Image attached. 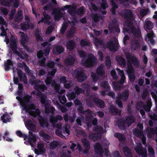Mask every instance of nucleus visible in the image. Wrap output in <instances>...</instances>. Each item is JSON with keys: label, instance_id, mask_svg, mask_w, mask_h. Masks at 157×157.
<instances>
[{"label": "nucleus", "instance_id": "nucleus-1", "mask_svg": "<svg viewBox=\"0 0 157 157\" xmlns=\"http://www.w3.org/2000/svg\"><path fill=\"white\" fill-rule=\"evenodd\" d=\"M125 55L127 60V69L126 71L131 81L133 82L135 77L134 69L131 63L135 67H137L140 65V62L136 57L132 56L129 53H126Z\"/></svg>", "mask_w": 157, "mask_h": 157}, {"label": "nucleus", "instance_id": "nucleus-2", "mask_svg": "<svg viewBox=\"0 0 157 157\" xmlns=\"http://www.w3.org/2000/svg\"><path fill=\"white\" fill-rule=\"evenodd\" d=\"M125 55L127 60V69L126 71L131 81L133 82L135 77L134 69L131 63L135 67H137L140 65V62L136 57L132 56L129 53H126Z\"/></svg>", "mask_w": 157, "mask_h": 157}, {"label": "nucleus", "instance_id": "nucleus-3", "mask_svg": "<svg viewBox=\"0 0 157 157\" xmlns=\"http://www.w3.org/2000/svg\"><path fill=\"white\" fill-rule=\"evenodd\" d=\"M31 98V97L29 96L26 95L24 99L20 101L21 104L29 114L33 117L39 116L40 113L39 110L38 109H35V106L33 104H32L29 106L27 105Z\"/></svg>", "mask_w": 157, "mask_h": 157}, {"label": "nucleus", "instance_id": "nucleus-4", "mask_svg": "<svg viewBox=\"0 0 157 157\" xmlns=\"http://www.w3.org/2000/svg\"><path fill=\"white\" fill-rule=\"evenodd\" d=\"M63 8H62L56 12L54 17V19L56 21H58L60 17H63V15L65 13L64 11L65 9H68V12L72 16L74 15L76 12V10L74 6L71 5H66Z\"/></svg>", "mask_w": 157, "mask_h": 157}, {"label": "nucleus", "instance_id": "nucleus-5", "mask_svg": "<svg viewBox=\"0 0 157 157\" xmlns=\"http://www.w3.org/2000/svg\"><path fill=\"white\" fill-rule=\"evenodd\" d=\"M10 47L13 51L21 58L27 60L28 59V56L27 54L24 53L21 49L19 50L20 52L17 51V47L16 44V40L15 39H12L10 41Z\"/></svg>", "mask_w": 157, "mask_h": 157}, {"label": "nucleus", "instance_id": "nucleus-6", "mask_svg": "<svg viewBox=\"0 0 157 157\" xmlns=\"http://www.w3.org/2000/svg\"><path fill=\"white\" fill-rule=\"evenodd\" d=\"M97 59L92 54H90L88 56L86 60L83 59L81 61L82 63L84 66L87 67H91L97 63Z\"/></svg>", "mask_w": 157, "mask_h": 157}, {"label": "nucleus", "instance_id": "nucleus-7", "mask_svg": "<svg viewBox=\"0 0 157 157\" xmlns=\"http://www.w3.org/2000/svg\"><path fill=\"white\" fill-rule=\"evenodd\" d=\"M40 101L45 107V112L47 113L49 111L51 113L54 112V108L53 107L49 106L48 105V104H49L51 102L50 101L46 99V96H43L41 94H40Z\"/></svg>", "mask_w": 157, "mask_h": 157}, {"label": "nucleus", "instance_id": "nucleus-8", "mask_svg": "<svg viewBox=\"0 0 157 157\" xmlns=\"http://www.w3.org/2000/svg\"><path fill=\"white\" fill-rule=\"evenodd\" d=\"M50 51L49 48H47L46 50L40 51L37 53V57L39 58V62L41 66L43 65L45 61V59L43 58L44 56H47L49 54Z\"/></svg>", "mask_w": 157, "mask_h": 157}, {"label": "nucleus", "instance_id": "nucleus-9", "mask_svg": "<svg viewBox=\"0 0 157 157\" xmlns=\"http://www.w3.org/2000/svg\"><path fill=\"white\" fill-rule=\"evenodd\" d=\"M127 26L124 29L123 32L125 33L126 32H128L129 33L133 34V35L135 37H137L139 36L140 33L139 30H136L135 29L133 26L132 23H130L127 25Z\"/></svg>", "mask_w": 157, "mask_h": 157}, {"label": "nucleus", "instance_id": "nucleus-10", "mask_svg": "<svg viewBox=\"0 0 157 157\" xmlns=\"http://www.w3.org/2000/svg\"><path fill=\"white\" fill-rule=\"evenodd\" d=\"M134 121V119L132 116H128L126 117V120H122L121 121V123L119 125V127L122 129L126 127H129L132 123Z\"/></svg>", "mask_w": 157, "mask_h": 157}, {"label": "nucleus", "instance_id": "nucleus-11", "mask_svg": "<svg viewBox=\"0 0 157 157\" xmlns=\"http://www.w3.org/2000/svg\"><path fill=\"white\" fill-rule=\"evenodd\" d=\"M102 128L100 126H97L94 129V132L90 133L89 136V138L94 140L99 139L100 136L98 132H103Z\"/></svg>", "mask_w": 157, "mask_h": 157}, {"label": "nucleus", "instance_id": "nucleus-12", "mask_svg": "<svg viewBox=\"0 0 157 157\" xmlns=\"http://www.w3.org/2000/svg\"><path fill=\"white\" fill-rule=\"evenodd\" d=\"M19 33L20 34V42L21 45L24 47L25 49L28 51L29 50L28 47L26 45V43L29 40V37L26 34L23 32L20 31Z\"/></svg>", "mask_w": 157, "mask_h": 157}, {"label": "nucleus", "instance_id": "nucleus-13", "mask_svg": "<svg viewBox=\"0 0 157 157\" xmlns=\"http://www.w3.org/2000/svg\"><path fill=\"white\" fill-rule=\"evenodd\" d=\"M128 96V92L126 90L124 91L122 95H118L116 101V103L119 108H121L123 107L122 102L120 100V99H122L123 100H125L127 99Z\"/></svg>", "mask_w": 157, "mask_h": 157}, {"label": "nucleus", "instance_id": "nucleus-14", "mask_svg": "<svg viewBox=\"0 0 157 157\" xmlns=\"http://www.w3.org/2000/svg\"><path fill=\"white\" fill-rule=\"evenodd\" d=\"M72 75L73 77L77 78L78 82H82L86 78V75L83 72L77 70L75 71Z\"/></svg>", "mask_w": 157, "mask_h": 157}, {"label": "nucleus", "instance_id": "nucleus-15", "mask_svg": "<svg viewBox=\"0 0 157 157\" xmlns=\"http://www.w3.org/2000/svg\"><path fill=\"white\" fill-rule=\"evenodd\" d=\"M135 149L136 153L142 157H147V149L146 148H142L141 144H138L135 147Z\"/></svg>", "mask_w": 157, "mask_h": 157}, {"label": "nucleus", "instance_id": "nucleus-16", "mask_svg": "<svg viewBox=\"0 0 157 157\" xmlns=\"http://www.w3.org/2000/svg\"><path fill=\"white\" fill-rule=\"evenodd\" d=\"M32 84H34V88L38 90L39 92L43 91L47 89V87L45 85L43 84V82L39 80L35 81L33 83H32Z\"/></svg>", "mask_w": 157, "mask_h": 157}, {"label": "nucleus", "instance_id": "nucleus-17", "mask_svg": "<svg viewBox=\"0 0 157 157\" xmlns=\"http://www.w3.org/2000/svg\"><path fill=\"white\" fill-rule=\"evenodd\" d=\"M121 15L126 19H133V15L132 13L129 10H123L120 13Z\"/></svg>", "mask_w": 157, "mask_h": 157}, {"label": "nucleus", "instance_id": "nucleus-18", "mask_svg": "<svg viewBox=\"0 0 157 157\" xmlns=\"http://www.w3.org/2000/svg\"><path fill=\"white\" fill-rule=\"evenodd\" d=\"M107 46L110 50L114 51H116L118 47L117 40L116 39L114 41H110L107 43Z\"/></svg>", "mask_w": 157, "mask_h": 157}, {"label": "nucleus", "instance_id": "nucleus-19", "mask_svg": "<svg viewBox=\"0 0 157 157\" xmlns=\"http://www.w3.org/2000/svg\"><path fill=\"white\" fill-rule=\"evenodd\" d=\"M133 134L138 137H139L141 139L143 144L144 145L146 143V138L143 133L139 130L134 129L133 131Z\"/></svg>", "mask_w": 157, "mask_h": 157}, {"label": "nucleus", "instance_id": "nucleus-20", "mask_svg": "<svg viewBox=\"0 0 157 157\" xmlns=\"http://www.w3.org/2000/svg\"><path fill=\"white\" fill-rule=\"evenodd\" d=\"M29 136L28 138V142L32 147H33L36 144V138L35 135L32 132H29Z\"/></svg>", "mask_w": 157, "mask_h": 157}, {"label": "nucleus", "instance_id": "nucleus-21", "mask_svg": "<svg viewBox=\"0 0 157 157\" xmlns=\"http://www.w3.org/2000/svg\"><path fill=\"white\" fill-rule=\"evenodd\" d=\"M38 149H35V152L37 154L39 155L40 153H45L46 150L44 147L43 144L40 143L37 145Z\"/></svg>", "mask_w": 157, "mask_h": 157}, {"label": "nucleus", "instance_id": "nucleus-22", "mask_svg": "<svg viewBox=\"0 0 157 157\" xmlns=\"http://www.w3.org/2000/svg\"><path fill=\"white\" fill-rule=\"evenodd\" d=\"M7 24L4 21V18L1 16H0V29L4 33L6 30L7 29Z\"/></svg>", "mask_w": 157, "mask_h": 157}, {"label": "nucleus", "instance_id": "nucleus-23", "mask_svg": "<svg viewBox=\"0 0 157 157\" xmlns=\"http://www.w3.org/2000/svg\"><path fill=\"white\" fill-rule=\"evenodd\" d=\"M44 16L43 17L40 21L38 22V23L39 24L41 22H44L45 24H47L48 25H49L51 24V22L49 20L50 19V16L46 14L45 12H44L43 13Z\"/></svg>", "mask_w": 157, "mask_h": 157}, {"label": "nucleus", "instance_id": "nucleus-24", "mask_svg": "<svg viewBox=\"0 0 157 157\" xmlns=\"http://www.w3.org/2000/svg\"><path fill=\"white\" fill-rule=\"evenodd\" d=\"M17 70L18 76L20 80L23 81L25 84L27 83V80L25 75L22 73L21 70L18 69Z\"/></svg>", "mask_w": 157, "mask_h": 157}, {"label": "nucleus", "instance_id": "nucleus-25", "mask_svg": "<svg viewBox=\"0 0 157 157\" xmlns=\"http://www.w3.org/2000/svg\"><path fill=\"white\" fill-rule=\"evenodd\" d=\"M63 48L61 46L59 45L55 47L53 49V54L57 55L62 53L64 51Z\"/></svg>", "mask_w": 157, "mask_h": 157}, {"label": "nucleus", "instance_id": "nucleus-26", "mask_svg": "<svg viewBox=\"0 0 157 157\" xmlns=\"http://www.w3.org/2000/svg\"><path fill=\"white\" fill-rule=\"evenodd\" d=\"M26 126L29 130L33 131H35L36 130V124H35L32 122L31 121L29 120L25 123Z\"/></svg>", "mask_w": 157, "mask_h": 157}, {"label": "nucleus", "instance_id": "nucleus-27", "mask_svg": "<svg viewBox=\"0 0 157 157\" xmlns=\"http://www.w3.org/2000/svg\"><path fill=\"white\" fill-rule=\"evenodd\" d=\"M116 59L118 64L123 67L125 66L126 62L125 59L123 57L121 56H117L116 57Z\"/></svg>", "mask_w": 157, "mask_h": 157}, {"label": "nucleus", "instance_id": "nucleus-28", "mask_svg": "<svg viewBox=\"0 0 157 157\" xmlns=\"http://www.w3.org/2000/svg\"><path fill=\"white\" fill-rule=\"evenodd\" d=\"M104 66L100 65L97 70L96 72L97 75L99 76L105 77V72L104 69Z\"/></svg>", "mask_w": 157, "mask_h": 157}, {"label": "nucleus", "instance_id": "nucleus-29", "mask_svg": "<svg viewBox=\"0 0 157 157\" xmlns=\"http://www.w3.org/2000/svg\"><path fill=\"white\" fill-rule=\"evenodd\" d=\"M56 72V69H53L51 72H48V76L46 80H45V82L46 84L48 85L50 84L51 82L52 78L49 77V75L53 76Z\"/></svg>", "mask_w": 157, "mask_h": 157}, {"label": "nucleus", "instance_id": "nucleus-30", "mask_svg": "<svg viewBox=\"0 0 157 157\" xmlns=\"http://www.w3.org/2000/svg\"><path fill=\"white\" fill-rule=\"evenodd\" d=\"M82 141L85 149V150L83 153L84 154H86L90 148V144L88 140L85 139H82Z\"/></svg>", "mask_w": 157, "mask_h": 157}, {"label": "nucleus", "instance_id": "nucleus-31", "mask_svg": "<svg viewBox=\"0 0 157 157\" xmlns=\"http://www.w3.org/2000/svg\"><path fill=\"white\" fill-rule=\"evenodd\" d=\"M116 70L118 72V74L120 75L121 76L120 82L122 83H123L125 80V77L124 71L123 70H121L120 69L118 68H117Z\"/></svg>", "mask_w": 157, "mask_h": 157}, {"label": "nucleus", "instance_id": "nucleus-32", "mask_svg": "<svg viewBox=\"0 0 157 157\" xmlns=\"http://www.w3.org/2000/svg\"><path fill=\"white\" fill-rule=\"evenodd\" d=\"M123 151L125 155L127 157H132V152L130 149L126 146H123Z\"/></svg>", "mask_w": 157, "mask_h": 157}, {"label": "nucleus", "instance_id": "nucleus-33", "mask_svg": "<svg viewBox=\"0 0 157 157\" xmlns=\"http://www.w3.org/2000/svg\"><path fill=\"white\" fill-rule=\"evenodd\" d=\"M94 44L98 48H101L103 45V43L101 40L98 38H95L93 40Z\"/></svg>", "mask_w": 157, "mask_h": 157}, {"label": "nucleus", "instance_id": "nucleus-34", "mask_svg": "<svg viewBox=\"0 0 157 157\" xmlns=\"http://www.w3.org/2000/svg\"><path fill=\"white\" fill-rule=\"evenodd\" d=\"M25 19H27V22L21 24V29L23 31L26 30L29 28V26L28 25V22L29 21V18L27 16H26Z\"/></svg>", "mask_w": 157, "mask_h": 157}, {"label": "nucleus", "instance_id": "nucleus-35", "mask_svg": "<svg viewBox=\"0 0 157 157\" xmlns=\"http://www.w3.org/2000/svg\"><path fill=\"white\" fill-rule=\"evenodd\" d=\"M153 36V32H151L147 34V36L146 37L145 39L147 41H150V43L152 44H154L155 43V41L152 39Z\"/></svg>", "mask_w": 157, "mask_h": 157}, {"label": "nucleus", "instance_id": "nucleus-36", "mask_svg": "<svg viewBox=\"0 0 157 157\" xmlns=\"http://www.w3.org/2000/svg\"><path fill=\"white\" fill-rule=\"evenodd\" d=\"M86 115L87 113H88V116H93V115L95 116L97 113L98 115L100 117H102L104 116V113L102 112H98L97 113H93L92 112L88 109L86 112H85Z\"/></svg>", "mask_w": 157, "mask_h": 157}, {"label": "nucleus", "instance_id": "nucleus-37", "mask_svg": "<svg viewBox=\"0 0 157 157\" xmlns=\"http://www.w3.org/2000/svg\"><path fill=\"white\" fill-rule=\"evenodd\" d=\"M148 131V137H151L152 136V135H155L156 138V141L157 142V130L155 131L152 128L147 129Z\"/></svg>", "mask_w": 157, "mask_h": 157}, {"label": "nucleus", "instance_id": "nucleus-38", "mask_svg": "<svg viewBox=\"0 0 157 157\" xmlns=\"http://www.w3.org/2000/svg\"><path fill=\"white\" fill-rule=\"evenodd\" d=\"M75 60V59L74 57L70 56L65 60L64 63L65 64L71 65L73 63Z\"/></svg>", "mask_w": 157, "mask_h": 157}, {"label": "nucleus", "instance_id": "nucleus-39", "mask_svg": "<svg viewBox=\"0 0 157 157\" xmlns=\"http://www.w3.org/2000/svg\"><path fill=\"white\" fill-rule=\"evenodd\" d=\"M63 117L60 115H58L57 117H54L53 115L51 116L50 118V121L52 123L57 122L59 120H62Z\"/></svg>", "mask_w": 157, "mask_h": 157}, {"label": "nucleus", "instance_id": "nucleus-40", "mask_svg": "<svg viewBox=\"0 0 157 157\" xmlns=\"http://www.w3.org/2000/svg\"><path fill=\"white\" fill-rule=\"evenodd\" d=\"M140 44L137 40L133 41L132 43L131 48L132 50H136L139 48Z\"/></svg>", "mask_w": 157, "mask_h": 157}, {"label": "nucleus", "instance_id": "nucleus-41", "mask_svg": "<svg viewBox=\"0 0 157 157\" xmlns=\"http://www.w3.org/2000/svg\"><path fill=\"white\" fill-rule=\"evenodd\" d=\"M109 111L113 114H120L121 113V111L119 109H117L114 106L111 105L109 109Z\"/></svg>", "mask_w": 157, "mask_h": 157}, {"label": "nucleus", "instance_id": "nucleus-42", "mask_svg": "<svg viewBox=\"0 0 157 157\" xmlns=\"http://www.w3.org/2000/svg\"><path fill=\"white\" fill-rule=\"evenodd\" d=\"M1 119L4 123H6L10 121L11 118L9 115L6 113L1 117Z\"/></svg>", "mask_w": 157, "mask_h": 157}, {"label": "nucleus", "instance_id": "nucleus-43", "mask_svg": "<svg viewBox=\"0 0 157 157\" xmlns=\"http://www.w3.org/2000/svg\"><path fill=\"white\" fill-rule=\"evenodd\" d=\"M23 18L22 11L18 10L15 18V20L16 22H19L21 21Z\"/></svg>", "mask_w": 157, "mask_h": 157}, {"label": "nucleus", "instance_id": "nucleus-44", "mask_svg": "<svg viewBox=\"0 0 157 157\" xmlns=\"http://www.w3.org/2000/svg\"><path fill=\"white\" fill-rule=\"evenodd\" d=\"M100 86L103 89H105L106 92L109 91L110 87L108 85L107 82L106 81L102 82L100 84Z\"/></svg>", "mask_w": 157, "mask_h": 157}, {"label": "nucleus", "instance_id": "nucleus-45", "mask_svg": "<svg viewBox=\"0 0 157 157\" xmlns=\"http://www.w3.org/2000/svg\"><path fill=\"white\" fill-rule=\"evenodd\" d=\"M109 92H106L105 90V89L104 90L100 92L101 95V96H105V95H107L111 96L113 98L114 97V95L113 92H109Z\"/></svg>", "mask_w": 157, "mask_h": 157}, {"label": "nucleus", "instance_id": "nucleus-46", "mask_svg": "<svg viewBox=\"0 0 157 157\" xmlns=\"http://www.w3.org/2000/svg\"><path fill=\"white\" fill-rule=\"evenodd\" d=\"M67 48L69 50H71L73 49L75 46L74 42L72 40L68 41L67 43Z\"/></svg>", "mask_w": 157, "mask_h": 157}, {"label": "nucleus", "instance_id": "nucleus-47", "mask_svg": "<svg viewBox=\"0 0 157 157\" xmlns=\"http://www.w3.org/2000/svg\"><path fill=\"white\" fill-rule=\"evenodd\" d=\"M153 27V24L152 23L149 21H146L144 24V28L147 29H151Z\"/></svg>", "mask_w": 157, "mask_h": 157}, {"label": "nucleus", "instance_id": "nucleus-48", "mask_svg": "<svg viewBox=\"0 0 157 157\" xmlns=\"http://www.w3.org/2000/svg\"><path fill=\"white\" fill-rule=\"evenodd\" d=\"M148 155L150 157H154L155 155V151L153 148L151 146L148 147Z\"/></svg>", "mask_w": 157, "mask_h": 157}, {"label": "nucleus", "instance_id": "nucleus-49", "mask_svg": "<svg viewBox=\"0 0 157 157\" xmlns=\"http://www.w3.org/2000/svg\"><path fill=\"white\" fill-rule=\"evenodd\" d=\"M94 101L97 103L98 106L99 107H103L104 106V104L103 101L102 100L96 98L94 99Z\"/></svg>", "mask_w": 157, "mask_h": 157}, {"label": "nucleus", "instance_id": "nucleus-50", "mask_svg": "<svg viewBox=\"0 0 157 157\" xmlns=\"http://www.w3.org/2000/svg\"><path fill=\"white\" fill-rule=\"evenodd\" d=\"M55 89L56 91L59 93V94H62L65 92V90L63 89L60 90L59 85L57 84H56L55 86Z\"/></svg>", "mask_w": 157, "mask_h": 157}, {"label": "nucleus", "instance_id": "nucleus-51", "mask_svg": "<svg viewBox=\"0 0 157 157\" xmlns=\"http://www.w3.org/2000/svg\"><path fill=\"white\" fill-rule=\"evenodd\" d=\"M151 106V102L150 100H148L146 105L144 106V109L147 112H149Z\"/></svg>", "mask_w": 157, "mask_h": 157}, {"label": "nucleus", "instance_id": "nucleus-52", "mask_svg": "<svg viewBox=\"0 0 157 157\" xmlns=\"http://www.w3.org/2000/svg\"><path fill=\"white\" fill-rule=\"evenodd\" d=\"M69 125L67 124H66L65 127L62 128V131L64 134L67 133L68 135L69 133Z\"/></svg>", "mask_w": 157, "mask_h": 157}, {"label": "nucleus", "instance_id": "nucleus-53", "mask_svg": "<svg viewBox=\"0 0 157 157\" xmlns=\"http://www.w3.org/2000/svg\"><path fill=\"white\" fill-rule=\"evenodd\" d=\"M39 120L41 126L43 127H48V124L47 121L44 120L42 119H41V120L39 119Z\"/></svg>", "mask_w": 157, "mask_h": 157}, {"label": "nucleus", "instance_id": "nucleus-54", "mask_svg": "<svg viewBox=\"0 0 157 157\" xmlns=\"http://www.w3.org/2000/svg\"><path fill=\"white\" fill-rule=\"evenodd\" d=\"M58 98L59 101L62 104H64L67 101L66 98L65 96L63 95L59 96Z\"/></svg>", "mask_w": 157, "mask_h": 157}, {"label": "nucleus", "instance_id": "nucleus-55", "mask_svg": "<svg viewBox=\"0 0 157 157\" xmlns=\"http://www.w3.org/2000/svg\"><path fill=\"white\" fill-rule=\"evenodd\" d=\"M12 64L11 62L10 59H8L7 62L5 63V69L6 70H9L10 67L11 65Z\"/></svg>", "mask_w": 157, "mask_h": 157}, {"label": "nucleus", "instance_id": "nucleus-56", "mask_svg": "<svg viewBox=\"0 0 157 157\" xmlns=\"http://www.w3.org/2000/svg\"><path fill=\"white\" fill-rule=\"evenodd\" d=\"M55 65H58L59 67H61L62 66L61 63H55L53 61H52L48 63V66L51 68H52L54 67V66Z\"/></svg>", "mask_w": 157, "mask_h": 157}, {"label": "nucleus", "instance_id": "nucleus-57", "mask_svg": "<svg viewBox=\"0 0 157 157\" xmlns=\"http://www.w3.org/2000/svg\"><path fill=\"white\" fill-rule=\"evenodd\" d=\"M40 134L44 138L45 140H49L50 138L48 135L45 133L43 131H41L40 132Z\"/></svg>", "mask_w": 157, "mask_h": 157}, {"label": "nucleus", "instance_id": "nucleus-58", "mask_svg": "<svg viewBox=\"0 0 157 157\" xmlns=\"http://www.w3.org/2000/svg\"><path fill=\"white\" fill-rule=\"evenodd\" d=\"M114 0H111V3L113 6V8L111 9V12L113 14H115V9L117 8V6L114 2Z\"/></svg>", "mask_w": 157, "mask_h": 157}, {"label": "nucleus", "instance_id": "nucleus-59", "mask_svg": "<svg viewBox=\"0 0 157 157\" xmlns=\"http://www.w3.org/2000/svg\"><path fill=\"white\" fill-rule=\"evenodd\" d=\"M82 87L83 89H84L85 90H86V95L87 96L90 92L89 90V86L88 83H86L82 85Z\"/></svg>", "mask_w": 157, "mask_h": 157}, {"label": "nucleus", "instance_id": "nucleus-60", "mask_svg": "<svg viewBox=\"0 0 157 157\" xmlns=\"http://www.w3.org/2000/svg\"><path fill=\"white\" fill-rule=\"evenodd\" d=\"M75 31V29L73 27L71 28L70 31H69L67 34V37H70L74 33Z\"/></svg>", "mask_w": 157, "mask_h": 157}, {"label": "nucleus", "instance_id": "nucleus-61", "mask_svg": "<svg viewBox=\"0 0 157 157\" xmlns=\"http://www.w3.org/2000/svg\"><path fill=\"white\" fill-rule=\"evenodd\" d=\"M35 39L38 42L41 41L42 40V38L41 36V33H36L35 35Z\"/></svg>", "mask_w": 157, "mask_h": 157}, {"label": "nucleus", "instance_id": "nucleus-62", "mask_svg": "<svg viewBox=\"0 0 157 157\" xmlns=\"http://www.w3.org/2000/svg\"><path fill=\"white\" fill-rule=\"evenodd\" d=\"M114 136L118 138L120 140L123 141L124 140L125 138L124 136L120 133H116L114 134Z\"/></svg>", "mask_w": 157, "mask_h": 157}, {"label": "nucleus", "instance_id": "nucleus-63", "mask_svg": "<svg viewBox=\"0 0 157 157\" xmlns=\"http://www.w3.org/2000/svg\"><path fill=\"white\" fill-rule=\"evenodd\" d=\"M80 44L82 46H85L89 45L90 43L86 40L83 39L81 41Z\"/></svg>", "mask_w": 157, "mask_h": 157}, {"label": "nucleus", "instance_id": "nucleus-64", "mask_svg": "<svg viewBox=\"0 0 157 157\" xmlns=\"http://www.w3.org/2000/svg\"><path fill=\"white\" fill-rule=\"evenodd\" d=\"M92 18L94 21L96 22L102 19V17L99 16L97 14H94L93 15Z\"/></svg>", "mask_w": 157, "mask_h": 157}]
</instances>
